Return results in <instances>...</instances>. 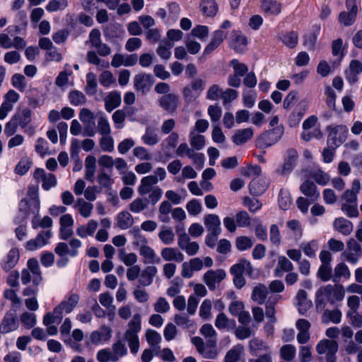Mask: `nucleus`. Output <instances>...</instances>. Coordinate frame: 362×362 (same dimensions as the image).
Returning <instances> with one entry per match:
<instances>
[{"label": "nucleus", "mask_w": 362, "mask_h": 362, "mask_svg": "<svg viewBox=\"0 0 362 362\" xmlns=\"http://www.w3.org/2000/svg\"><path fill=\"white\" fill-rule=\"evenodd\" d=\"M345 289L341 285L328 284L320 287L315 293V302L317 309L323 310L328 303L335 304L345 296Z\"/></svg>", "instance_id": "f257e3e1"}, {"label": "nucleus", "mask_w": 362, "mask_h": 362, "mask_svg": "<svg viewBox=\"0 0 362 362\" xmlns=\"http://www.w3.org/2000/svg\"><path fill=\"white\" fill-rule=\"evenodd\" d=\"M338 349V342L328 339H320L315 346L316 352L324 357L325 362H336Z\"/></svg>", "instance_id": "f03ea898"}, {"label": "nucleus", "mask_w": 362, "mask_h": 362, "mask_svg": "<svg viewBox=\"0 0 362 362\" xmlns=\"http://www.w3.org/2000/svg\"><path fill=\"white\" fill-rule=\"evenodd\" d=\"M192 343L195 346L197 352L204 358L216 359L218 356L216 347L217 341L215 339H209L206 344L199 337H194L191 339Z\"/></svg>", "instance_id": "7ed1b4c3"}, {"label": "nucleus", "mask_w": 362, "mask_h": 362, "mask_svg": "<svg viewBox=\"0 0 362 362\" xmlns=\"http://www.w3.org/2000/svg\"><path fill=\"white\" fill-rule=\"evenodd\" d=\"M206 80L205 78H194L182 90L184 100L187 103L195 101L205 89Z\"/></svg>", "instance_id": "20e7f679"}, {"label": "nucleus", "mask_w": 362, "mask_h": 362, "mask_svg": "<svg viewBox=\"0 0 362 362\" xmlns=\"http://www.w3.org/2000/svg\"><path fill=\"white\" fill-rule=\"evenodd\" d=\"M80 296L76 293H69L64 300L55 307V313L58 316L71 313L77 306Z\"/></svg>", "instance_id": "39448f33"}, {"label": "nucleus", "mask_w": 362, "mask_h": 362, "mask_svg": "<svg viewBox=\"0 0 362 362\" xmlns=\"http://www.w3.org/2000/svg\"><path fill=\"white\" fill-rule=\"evenodd\" d=\"M86 44H90L91 47L96 49L100 56L105 57L111 53L110 47L102 42L101 33L98 29H93L90 32L88 40Z\"/></svg>", "instance_id": "423d86ee"}, {"label": "nucleus", "mask_w": 362, "mask_h": 362, "mask_svg": "<svg viewBox=\"0 0 362 362\" xmlns=\"http://www.w3.org/2000/svg\"><path fill=\"white\" fill-rule=\"evenodd\" d=\"M177 233L178 235L177 245L179 247L189 256L195 255L199 250V244L197 242L190 241L189 235L184 231V229L180 233V230L177 228Z\"/></svg>", "instance_id": "0eeeda50"}, {"label": "nucleus", "mask_w": 362, "mask_h": 362, "mask_svg": "<svg viewBox=\"0 0 362 362\" xmlns=\"http://www.w3.org/2000/svg\"><path fill=\"white\" fill-rule=\"evenodd\" d=\"M226 277V273L223 269H210L204 274L203 281L210 290L214 291Z\"/></svg>", "instance_id": "6e6552de"}, {"label": "nucleus", "mask_w": 362, "mask_h": 362, "mask_svg": "<svg viewBox=\"0 0 362 362\" xmlns=\"http://www.w3.org/2000/svg\"><path fill=\"white\" fill-rule=\"evenodd\" d=\"M112 336V328L108 325H103L99 329L94 330L90 333V341L92 344L98 346L108 342Z\"/></svg>", "instance_id": "1a4fd4ad"}, {"label": "nucleus", "mask_w": 362, "mask_h": 362, "mask_svg": "<svg viewBox=\"0 0 362 362\" xmlns=\"http://www.w3.org/2000/svg\"><path fill=\"white\" fill-rule=\"evenodd\" d=\"M347 127L345 125H337L329 128L328 143L339 146L345 140Z\"/></svg>", "instance_id": "9d476101"}, {"label": "nucleus", "mask_w": 362, "mask_h": 362, "mask_svg": "<svg viewBox=\"0 0 362 362\" xmlns=\"http://www.w3.org/2000/svg\"><path fill=\"white\" fill-rule=\"evenodd\" d=\"M284 134V127L278 126L271 131L264 132L259 137L261 146L268 147L276 143Z\"/></svg>", "instance_id": "9b49d317"}, {"label": "nucleus", "mask_w": 362, "mask_h": 362, "mask_svg": "<svg viewBox=\"0 0 362 362\" xmlns=\"http://www.w3.org/2000/svg\"><path fill=\"white\" fill-rule=\"evenodd\" d=\"M19 323L15 312L8 311L4 316L0 324V332L3 334L14 332L18 329Z\"/></svg>", "instance_id": "f8f14e48"}, {"label": "nucleus", "mask_w": 362, "mask_h": 362, "mask_svg": "<svg viewBox=\"0 0 362 362\" xmlns=\"http://www.w3.org/2000/svg\"><path fill=\"white\" fill-rule=\"evenodd\" d=\"M34 178L37 182H42V187L46 191L49 190L57 184L56 177L52 173H47L45 170L37 168L34 173Z\"/></svg>", "instance_id": "ddd939ff"}, {"label": "nucleus", "mask_w": 362, "mask_h": 362, "mask_svg": "<svg viewBox=\"0 0 362 362\" xmlns=\"http://www.w3.org/2000/svg\"><path fill=\"white\" fill-rule=\"evenodd\" d=\"M154 83V79L151 74H138L134 77V86L136 90L143 93L148 92Z\"/></svg>", "instance_id": "4468645a"}, {"label": "nucleus", "mask_w": 362, "mask_h": 362, "mask_svg": "<svg viewBox=\"0 0 362 362\" xmlns=\"http://www.w3.org/2000/svg\"><path fill=\"white\" fill-rule=\"evenodd\" d=\"M346 8L349 11L340 13L339 21L344 25L349 26L354 23L356 17L358 8L354 0H346Z\"/></svg>", "instance_id": "2eb2a0df"}, {"label": "nucleus", "mask_w": 362, "mask_h": 362, "mask_svg": "<svg viewBox=\"0 0 362 362\" xmlns=\"http://www.w3.org/2000/svg\"><path fill=\"white\" fill-rule=\"evenodd\" d=\"M50 230L42 231L37 236L28 241L25 244V248L30 251L38 250L48 243V240L51 238Z\"/></svg>", "instance_id": "dca6fc26"}, {"label": "nucleus", "mask_w": 362, "mask_h": 362, "mask_svg": "<svg viewBox=\"0 0 362 362\" xmlns=\"http://www.w3.org/2000/svg\"><path fill=\"white\" fill-rule=\"evenodd\" d=\"M158 105L169 113H173L179 105V98L175 93H168L158 100Z\"/></svg>", "instance_id": "f3484780"}, {"label": "nucleus", "mask_w": 362, "mask_h": 362, "mask_svg": "<svg viewBox=\"0 0 362 362\" xmlns=\"http://www.w3.org/2000/svg\"><path fill=\"white\" fill-rule=\"evenodd\" d=\"M269 186V180L265 177H255L249 184L252 194L259 196L263 194Z\"/></svg>", "instance_id": "a211bd4d"}, {"label": "nucleus", "mask_w": 362, "mask_h": 362, "mask_svg": "<svg viewBox=\"0 0 362 362\" xmlns=\"http://www.w3.org/2000/svg\"><path fill=\"white\" fill-rule=\"evenodd\" d=\"M20 253L18 249L12 248L1 261V266L5 272L12 269L19 261Z\"/></svg>", "instance_id": "6ab92c4d"}, {"label": "nucleus", "mask_w": 362, "mask_h": 362, "mask_svg": "<svg viewBox=\"0 0 362 362\" xmlns=\"http://www.w3.org/2000/svg\"><path fill=\"white\" fill-rule=\"evenodd\" d=\"M162 258L166 262H181L184 260V255L175 247H164L160 251Z\"/></svg>", "instance_id": "aec40b11"}, {"label": "nucleus", "mask_w": 362, "mask_h": 362, "mask_svg": "<svg viewBox=\"0 0 362 362\" xmlns=\"http://www.w3.org/2000/svg\"><path fill=\"white\" fill-rule=\"evenodd\" d=\"M204 223L209 233H221V220L216 214H211L205 216Z\"/></svg>", "instance_id": "412c9836"}, {"label": "nucleus", "mask_w": 362, "mask_h": 362, "mask_svg": "<svg viewBox=\"0 0 362 362\" xmlns=\"http://www.w3.org/2000/svg\"><path fill=\"white\" fill-rule=\"evenodd\" d=\"M294 266L293 263L285 256H279L277 265L274 270L276 277H282L285 272L293 271Z\"/></svg>", "instance_id": "4be33fe9"}, {"label": "nucleus", "mask_w": 362, "mask_h": 362, "mask_svg": "<svg viewBox=\"0 0 362 362\" xmlns=\"http://www.w3.org/2000/svg\"><path fill=\"white\" fill-rule=\"evenodd\" d=\"M230 272L231 274L243 275L245 274L251 276L253 273V267L250 261L247 259H241L238 263L230 267Z\"/></svg>", "instance_id": "5701e85b"}, {"label": "nucleus", "mask_w": 362, "mask_h": 362, "mask_svg": "<svg viewBox=\"0 0 362 362\" xmlns=\"http://www.w3.org/2000/svg\"><path fill=\"white\" fill-rule=\"evenodd\" d=\"M98 227L97 221L91 219L86 225L79 226L76 230V235L81 238L92 236Z\"/></svg>", "instance_id": "b1692460"}, {"label": "nucleus", "mask_w": 362, "mask_h": 362, "mask_svg": "<svg viewBox=\"0 0 362 362\" xmlns=\"http://www.w3.org/2000/svg\"><path fill=\"white\" fill-rule=\"evenodd\" d=\"M13 117L19 124V126L23 129L32 121V111L28 107H23L18 110Z\"/></svg>", "instance_id": "393cba45"}, {"label": "nucleus", "mask_w": 362, "mask_h": 362, "mask_svg": "<svg viewBox=\"0 0 362 362\" xmlns=\"http://www.w3.org/2000/svg\"><path fill=\"white\" fill-rule=\"evenodd\" d=\"M296 305L298 312L304 315L312 306V301L307 298V293L304 290H299L296 297Z\"/></svg>", "instance_id": "a878e982"}, {"label": "nucleus", "mask_w": 362, "mask_h": 362, "mask_svg": "<svg viewBox=\"0 0 362 362\" xmlns=\"http://www.w3.org/2000/svg\"><path fill=\"white\" fill-rule=\"evenodd\" d=\"M362 72V63L358 60H351L349 64V68L346 71V78L351 83H354L358 81V75Z\"/></svg>", "instance_id": "bb28decb"}, {"label": "nucleus", "mask_w": 362, "mask_h": 362, "mask_svg": "<svg viewBox=\"0 0 362 362\" xmlns=\"http://www.w3.org/2000/svg\"><path fill=\"white\" fill-rule=\"evenodd\" d=\"M247 44V40L244 35L238 31L233 32L230 45L236 52H243L246 48Z\"/></svg>", "instance_id": "cd10ccee"}, {"label": "nucleus", "mask_w": 362, "mask_h": 362, "mask_svg": "<svg viewBox=\"0 0 362 362\" xmlns=\"http://www.w3.org/2000/svg\"><path fill=\"white\" fill-rule=\"evenodd\" d=\"M158 178L155 175H148L144 177L141 180V184L138 188V192L140 195H145L149 193L153 188V186L157 184Z\"/></svg>", "instance_id": "c85d7f7f"}, {"label": "nucleus", "mask_w": 362, "mask_h": 362, "mask_svg": "<svg viewBox=\"0 0 362 362\" xmlns=\"http://www.w3.org/2000/svg\"><path fill=\"white\" fill-rule=\"evenodd\" d=\"M298 158V153L293 149L288 150L281 172V175L289 174L294 168Z\"/></svg>", "instance_id": "c756f323"}, {"label": "nucleus", "mask_w": 362, "mask_h": 362, "mask_svg": "<svg viewBox=\"0 0 362 362\" xmlns=\"http://www.w3.org/2000/svg\"><path fill=\"white\" fill-rule=\"evenodd\" d=\"M104 100L105 110L110 112L120 105L122 101L121 94L117 91L110 92Z\"/></svg>", "instance_id": "7c9ffc66"}, {"label": "nucleus", "mask_w": 362, "mask_h": 362, "mask_svg": "<svg viewBox=\"0 0 362 362\" xmlns=\"http://www.w3.org/2000/svg\"><path fill=\"white\" fill-rule=\"evenodd\" d=\"M253 136V130L252 128H246L235 131L232 136L233 143L236 145H241L249 141Z\"/></svg>", "instance_id": "2f4dec72"}, {"label": "nucleus", "mask_w": 362, "mask_h": 362, "mask_svg": "<svg viewBox=\"0 0 362 362\" xmlns=\"http://www.w3.org/2000/svg\"><path fill=\"white\" fill-rule=\"evenodd\" d=\"M262 9L266 15L276 16L280 13L281 6V4L276 0H263Z\"/></svg>", "instance_id": "473e14b6"}, {"label": "nucleus", "mask_w": 362, "mask_h": 362, "mask_svg": "<svg viewBox=\"0 0 362 362\" xmlns=\"http://www.w3.org/2000/svg\"><path fill=\"white\" fill-rule=\"evenodd\" d=\"M300 189L304 195L310 197L313 201L320 197V192L317 190L316 185L309 180L305 181L300 185Z\"/></svg>", "instance_id": "72a5a7b5"}, {"label": "nucleus", "mask_w": 362, "mask_h": 362, "mask_svg": "<svg viewBox=\"0 0 362 362\" xmlns=\"http://www.w3.org/2000/svg\"><path fill=\"white\" fill-rule=\"evenodd\" d=\"M96 170V158L93 156H88L85 160V178L93 182Z\"/></svg>", "instance_id": "f704fd0d"}, {"label": "nucleus", "mask_w": 362, "mask_h": 362, "mask_svg": "<svg viewBox=\"0 0 362 362\" xmlns=\"http://www.w3.org/2000/svg\"><path fill=\"white\" fill-rule=\"evenodd\" d=\"M27 265V269L31 272L33 274V283L35 286H38L42 279L38 261L35 258L30 259Z\"/></svg>", "instance_id": "c9c22d12"}, {"label": "nucleus", "mask_w": 362, "mask_h": 362, "mask_svg": "<svg viewBox=\"0 0 362 362\" xmlns=\"http://www.w3.org/2000/svg\"><path fill=\"white\" fill-rule=\"evenodd\" d=\"M139 254L145 259V263L158 264L160 262V258L157 256L156 252L148 245L139 250Z\"/></svg>", "instance_id": "e433bc0d"}, {"label": "nucleus", "mask_w": 362, "mask_h": 362, "mask_svg": "<svg viewBox=\"0 0 362 362\" xmlns=\"http://www.w3.org/2000/svg\"><path fill=\"white\" fill-rule=\"evenodd\" d=\"M74 208L78 210L81 216L87 218L91 216L93 205L83 199L79 198L77 199Z\"/></svg>", "instance_id": "4c0bfd02"}, {"label": "nucleus", "mask_w": 362, "mask_h": 362, "mask_svg": "<svg viewBox=\"0 0 362 362\" xmlns=\"http://www.w3.org/2000/svg\"><path fill=\"white\" fill-rule=\"evenodd\" d=\"M250 351L255 356L260 354L262 352L271 353L269 346L262 340L255 338L252 339L249 344Z\"/></svg>", "instance_id": "58836bf2"}, {"label": "nucleus", "mask_w": 362, "mask_h": 362, "mask_svg": "<svg viewBox=\"0 0 362 362\" xmlns=\"http://www.w3.org/2000/svg\"><path fill=\"white\" fill-rule=\"evenodd\" d=\"M342 313L339 309L325 310L322 315V322L325 324L332 322L339 324L341 321Z\"/></svg>", "instance_id": "ea45409f"}, {"label": "nucleus", "mask_w": 362, "mask_h": 362, "mask_svg": "<svg viewBox=\"0 0 362 362\" xmlns=\"http://www.w3.org/2000/svg\"><path fill=\"white\" fill-rule=\"evenodd\" d=\"M134 224L132 216L128 211H121L117 216V225L122 230L129 228Z\"/></svg>", "instance_id": "a19ab883"}, {"label": "nucleus", "mask_w": 362, "mask_h": 362, "mask_svg": "<svg viewBox=\"0 0 362 362\" xmlns=\"http://www.w3.org/2000/svg\"><path fill=\"white\" fill-rule=\"evenodd\" d=\"M31 202L27 199H22L19 203V217L21 222H23L29 215L36 214L39 211H33Z\"/></svg>", "instance_id": "79ce46f5"}, {"label": "nucleus", "mask_w": 362, "mask_h": 362, "mask_svg": "<svg viewBox=\"0 0 362 362\" xmlns=\"http://www.w3.org/2000/svg\"><path fill=\"white\" fill-rule=\"evenodd\" d=\"M145 337L148 344L154 351L160 349L159 344L161 342L162 338L158 332L148 329L146 331Z\"/></svg>", "instance_id": "37998d69"}, {"label": "nucleus", "mask_w": 362, "mask_h": 362, "mask_svg": "<svg viewBox=\"0 0 362 362\" xmlns=\"http://www.w3.org/2000/svg\"><path fill=\"white\" fill-rule=\"evenodd\" d=\"M189 141L191 146L197 151L202 149L205 146V137L195 132V130H190L189 134Z\"/></svg>", "instance_id": "c03bdc74"}, {"label": "nucleus", "mask_w": 362, "mask_h": 362, "mask_svg": "<svg viewBox=\"0 0 362 362\" xmlns=\"http://www.w3.org/2000/svg\"><path fill=\"white\" fill-rule=\"evenodd\" d=\"M175 323L183 328L187 329L191 331H194L196 329V325L194 322L189 318L185 315L177 314L174 317Z\"/></svg>", "instance_id": "a18cd8bd"}, {"label": "nucleus", "mask_w": 362, "mask_h": 362, "mask_svg": "<svg viewBox=\"0 0 362 362\" xmlns=\"http://www.w3.org/2000/svg\"><path fill=\"white\" fill-rule=\"evenodd\" d=\"M143 143L148 146H154L159 141V137L156 130L150 127L145 129V132L141 136Z\"/></svg>", "instance_id": "49530a36"}, {"label": "nucleus", "mask_w": 362, "mask_h": 362, "mask_svg": "<svg viewBox=\"0 0 362 362\" xmlns=\"http://www.w3.org/2000/svg\"><path fill=\"white\" fill-rule=\"evenodd\" d=\"M215 326L219 329H225L233 328L235 325V322L233 320H230L225 313H219L215 320Z\"/></svg>", "instance_id": "de8ad7c7"}, {"label": "nucleus", "mask_w": 362, "mask_h": 362, "mask_svg": "<svg viewBox=\"0 0 362 362\" xmlns=\"http://www.w3.org/2000/svg\"><path fill=\"white\" fill-rule=\"evenodd\" d=\"M334 228L344 235H349L353 230L352 223L344 218H338L334 222Z\"/></svg>", "instance_id": "09e8293b"}, {"label": "nucleus", "mask_w": 362, "mask_h": 362, "mask_svg": "<svg viewBox=\"0 0 362 362\" xmlns=\"http://www.w3.org/2000/svg\"><path fill=\"white\" fill-rule=\"evenodd\" d=\"M157 273V269L155 267L146 268L141 274L139 282L142 286H150L153 282V276Z\"/></svg>", "instance_id": "8fccbe9b"}, {"label": "nucleus", "mask_w": 362, "mask_h": 362, "mask_svg": "<svg viewBox=\"0 0 362 362\" xmlns=\"http://www.w3.org/2000/svg\"><path fill=\"white\" fill-rule=\"evenodd\" d=\"M351 276V272L348 267L344 263L338 264L334 270L333 281L337 282L339 281L341 278L346 279H349Z\"/></svg>", "instance_id": "3c124183"}, {"label": "nucleus", "mask_w": 362, "mask_h": 362, "mask_svg": "<svg viewBox=\"0 0 362 362\" xmlns=\"http://www.w3.org/2000/svg\"><path fill=\"white\" fill-rule=\"evenodd\" d=\"M173 47V42L162 40L158 45L156 52L163 59L167 60L171 57V49Z\"/></svg>", "instance_id": "603ef678"}, {"label": "nucleus", "mask_w": 362, "mask_h": 362, "mask_svg": "<svg viewBox=\"0 0 362 362\" xmlns=\"http://www.w3.org/2000/svg\"><path fill=\"white\" fill-rule=\"evenodd\" d=\"M304 254L309 257H315L319 248V244L317 240H313L307 243H303L300 246Z\"/></svg>", "instance_id": "864d4df0"}, {"label": "nucleus", "mask_w": 362, "mask_h": 362, "mask_svg": "<svg viewBox=\"0 0 362 362\" xmlns=\"http://www.w3.org/2000/svg\"><path fill=\"white\" fill-rule=\"evenodd\" d=\"M158 237L161 242L165 245H171L175 241V233L169 227H161L158 233Z\"/></svg>", "instance_id": "5fc2aeb1"}, {"label": "nucleus", "mask_w": 362, "mask_h": 362, "mask_svg": "<svg viewBox=\"0 0 362 362\" xmlns=\"http://www.w3.org/2000/svg\"><path fill=\"white\" fill-rule=\"evenodd\" d=\"M267 288L263 284H259L254 288L252 298L259 304H262L267 298Z\"/></svg>", "instance_id": "6e6d98bb"}, {"label": "nucleus", "mask_w": 362, "mask_h": 362, "mask_svg": "<svg viewBox=\"0 0 362 362\" xmlns=\"http://www.w3.org/2000/svg\"><path fill=\"white\" fill-rule=\"evenodd\" d=\"M280 39L286 46L293 48L298 44V35L296 32L290 31L282 33L280 36Z\"/></svg>", "instance_id": "4d7b16f0"}, {"label": "nucleus", "mask_w": 362, "mask_h": 362, "mask_svg": "<svg viewBox=\"0 0 362 362\" xmlns=\"http://www.w3.org/2000/svg\"><path fill=\"white\" fill-rule=\"evenodd\" d=\"M200 7L202 13L206 16H214L218 11L217 5L214 0H204Z\"/></svg>", "instance_id": "13d9d810"}, {"label": "nucleus", "mask_w": 362, "mask_h": 362, "mask_svg": "<svg viewBox=\"0 0 362 362\" xmlns=\"http://www.w3.org/2000/svg\"><path fill=\"white\" fill-rule=\"evenodd\" d=\"M118 257L122 262L129 267L136 265L135 264L138 261V257L135 253H127L124 250H120L119 251Z\"/></svg>", "instance_id": "bf43d9fd"}, {"label": "nucleus", "mask_w": 362, "mask_h": 362, "mask_svg": "<svg viewBox=\"0 0 362 362\" xmlns=\"http://www.w3.org/2000/svg\"><path fill=\"white\" fill-rule=\"evenodd\" d=\"M68 6V0H50L46 5L45 8L48 12H56L64 11Z\"/></svg>", "instance_id": "052dcab7"}, {"label": "nucleus", "mask_w": 362, "mask_h": 362, "mask_svg": "<svg viewBox=\"0 0 362 362\" xmlns=\"http://www.w3.org/2000/svg\"><path fill=\"white\" fill-rule=\"evenodd\" d=\"M279 206L283 210H287L289 209L292 199L291 197L290 192L287 189H281L279 195Z\"/></svg>", "instance_id": "680f3d73"}, {"label": "nucleus", "mask_w": 362, "mask_h": 362, "mask_svg": "<svg viewBox=\"0 0 362 362\" xmlns=\"http://www.w3.org/2000/svg\"><path fill=\"white\" fill-rule=\"evenodd\" d=\"M69 100L72 105L78 106L86 103V97L82 92L74 90L69 93Z\"/></svg>", "instance_id": "e2e57ef3"}, {"label": "nucleus", "mask_w": 362, "mask_h": 362, "mask_svg": "<svg viewBox=\"0 0 362 362\" xmlns=\"http://www.w3.org/2000/svg\"><path fill=\"white\" fill-rule=\"evenodd\" d=\"M20 320L28 329L33 327L37 322L35 314L28 312H23L20 316Z\"/></svg>", "instance_id": "0e129e2a"}, {"label": "nucleus", "mask_w": 362, "mask_h": 362, "mask_svg": "<svg viewBox=\"0 0 362 362\" xmlns=\"http://www.w3.org/2000/svg\"><path fill=\"white\" fill-rule=\"evenodd\" d=\"M223 93L222 88L217 84H213L209 87L206 93V98L209 100H217L221 98Z\"/></svg>", "instance_id": "69168bd1"}, {"label": "nucleus", "mask_w": 362, "mask_h": 362, "mask_svg": "<svg viewBox=\"0 0 362 362\" xmlns=\"http://www.w3.org/2000/svg\"><path fill=\"white\" fill-rule=\"evenodd\" d=\"M12 86L21 92H24L27 88V81L24 76L16 74L11 78Z\"/></svg>", "instance_id": "338daca9"}, {"label": "nucleus", "mask_w": 362, "mask_h": 362, "mask_svg": "<svg viewBox=\"0 0 362 362\" xmlns=\"http://www.w3.org/2000/svg\"><path fill=\"white\" fill-rule=\"evenodd\" d=\"M243 349V346L237 345L230 349L225 356V362H237Z\"/></svg>", "instance_id": "774afa93"}]
</instances>
